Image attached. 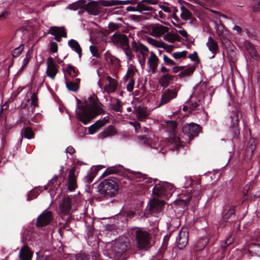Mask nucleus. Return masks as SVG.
Masks as SVG:
<instances>
[{
  "instance_id": "58836bf2",
  "label": "nucleus",
  "mask_w": 260,
  "mask_h": 260,
  "mask_svg": "<svg viewBox=\"0 0 260 260\" xmlns=\"http://www.w3.org/2000/svg\"><path fill=\"white\" fill-rule=\"evenodd\" d=\"M196 68V65H193L190 67L187 68L186 69H184L183 71H181V73H180L178 76L180 78L184 77L185 76H189L193 73Z\"/></svg>"
},
{
  "instance_id": "338daca9",
  "label": "nucleus",
  "mask_w": 260,
  "mask_h": 260,
  "mask_svg": "<svg viewBox=\"0 0 260 260\" xmlns=\"http://www.w3.org/2000/svg\"><path fill=\"white\" fill-rule=\"evenodd\" d=\"M135 74L134 71L133 69H128L126 75L125 76V78L127 79L129 78L133 77Z\"/></svg>"
},
{
  "instance_id": "bf43d9fd",
  "label": "nucleus",
  "mask_w": 260,
  "mask_h": 260,
  "mask_svg": "<svg viewBox=\"0 0 260 260\" xmlns=\"http://www.w3.org/2000/svg\"><path fill=\"white\" fill-rule=\"evenodd\" d=\"M135 83V80L133 78L131 79V80L129 81V83L126 86V89L128 91L132 92L133 90Z\"/></svg>"
},
{
  "instance_id": "bb28decb",
  "label": "nucleus",
  "mask_w": 260,
  "mask_h": 260,
  "mask_svg": "<svg viewBox=\"0 0 260 260\" xmlns=\"http://www.w3.org/2000/svg\"><path fill=\"white\" fill-rule=\"evenodd\" d=\"M158 59L153 52H151L150 57L148 58L147 63L153 73H155L157 67Z\"/></svg>"
},
{
  "instance_id": "a18cd8bd",
  "label": "nucleus",
  "mask_w": 260,
  "mask_h": 260,
  "mask_svg": "<svg viewBox=\"0 0 260 260\" xmlns=\"http://www.w3.org/2000/svg\"><path fill=\"white\" fill-rule=\"evenodd\" d=\"M251 8L253 12H260V0H253L251 4Z\"/></svg>"
},
{
  "instance_id": "aec40b11",
  "label": "nucleus",
  "mask_w": 260,
  "mask_h": 260,
  "mask_svg": "<svg viewBox=\"0 0 260 260\" xmlns=\"http://www.w3.org/2000/svg\"><path fill=\"white\" fill-rule=\"evenodd\" d=\"M64 78L67 88L69 91L76 92L79 90L80 84V78H76L74 81L69 80L66 76Z\"/></svg>"
},
{
  "instance_id": "f03ea898",
  "label": "nucleus",
  "mask_w": 260,
  "mask_h": 260,
  "mask_svg": "<svg viewBox=\"0 0 260 260\" xmlns=\"http://www.w3.org/2000/svg\"><path fill=\"white\" fill-rule=\"evenodd\" d=\"M110 174H117L124 177L127 176L130 179L135 180L136 182L150 183L152 181V179L148 177L146 174H142L140 172H134L129 170H126L120 165L108 167L103 173L101 177H105Z\"/></svg>"
},
{
  "instance_id": "423d86ee",
  "label": "nucleus",
  "mask_w": 260,
  "mask_h": 260,
  "mask_svg": "<svg viewBox=\"0 0 260 260\" xmlns=\"http://www.w3.org/2000/svg\"><path fill=\"white\" fill-rule=\"evenodd\" d=\"M72 205V199L69 197L63 198L59 206V213L62 220L65 221L62 223V228L66 229L68 227L70 220L69 213L71 210Z\"/></svg>"
},
{
  "instance_id": "c03bdc74",
  "label": "nucleus",
  "mask_w": 260,
  "mask_h": 260,
  "mask_svg": "<svg viewBox=\"0 0 260 260\" xmlns=\"http://www.w3.org/2000/svg\"><path fill=\"white\" fill-rule=\"evenodd\" d=\"M122 104L121 102L119 100L117 99L116 103L115 104H112L110 105L111 109L116 112H121Z\"/></svg>"
},
{
  "instance_id": "72a5a7b5",
  "label": "nucleus",
  "mask_w": 260,
  "mask_h": 260,
  "mask_svg": "<svg viewBox=\"0 0 260 260\" xmlns=\"http://www.w3.org/2000/svg\"><path fill=\"white\" fill-rule=\"evenodd\" d=\"M105 56L108 63L113 65L115 68H117L120 66V60L111 55L109 51L106 52Z\"/></svg>"
},
{
  "instance_id": "473e14b6",
  "label": "nucleus",
  "mask_w": 260,
  "mask_h": 260,
  "mask_svg": "<svg viewBox=\"0 0 260 260\" xmlns=\"http://www.w3.org/2000/svg\"><path fill=\"white\" fill-rule=\"evenodd\" d=\"M68 45L75 51H76L79 57L81 58L82 56V49L78 43V42L74 40L71 39L68 41Z\"/></svg>"
},
{
  "instance_id": "c85d7f7f",
  "label": "nucleus",
  "mask_w": 260,
  "mask_h": 260,
  "mask_svg": "<svg viewBox=\"0 0 260 260\" xmlns=\"http://www.w3.org/2000/svg\"><path fill=\"white\" fill-rule=\"evenodd\" d=\"M152 9L151 7L146 6L140 2L138 3L136 7L128 6L126 8L127 11H138L140 12H142L143 11H150Z\"/></svg>"
},
{
  "instance_id": "b1692460",
  "label": "nucleus",
  "mask_w": 260,
  "mask_h": 260,
  "mask_svg": "<svg viewBox=\"0 0 260 260\" xmlns=\"http://www.w3.org/2000/svg\"><path fill=\"white\" fill-rule=\"evenodd\" d=\"M165 202L160 200H154L150 205V210L154 213H158L161 211Z\"/></svg>"
},
{
  "instance_id": "680f3d73",
  "label": "nucleus",
  "mask_w": 260,
  "mask_h": 260,
  "mask_svg": "<svg viewBox=\"0 0 260 260\" xmlns=\"http://www.w3.org/2000/svg\"><path fill=\"white\" fill-rule=\"evenodd\" d=\"M76 260H89L88 255L85 253H79L76 256Z\"/></svg>"
},
{
  "instance_id": "052dcab7",
  "label": "nucleus",
  "mask_w": 260,
  "mask_h": 260,
  "mask_svg": "<svg viewBox=\"0 0 260 260\" xmlns=\"http://www.w3.org/2000/svg\"><path fill=\"white\" fill-rule=\"evenodd\" d=\"M210 11L212 12H213V13H215V14H216L217 15L215 17V19H216V20L217 21L219 20V22H220V27H222V28H224V26L221 23V20L220 19L219 16L220 15H221L222 16L224 17V15H223V14H221L220 12H218L217 11H215V10H210Z\"/></svg>"
},
{
  "instance_id": "69168bd1",
  "label": "nucleus",
  "mask_w": 260,
  "mask_h": 260,
  "mask_svg": "<svg viewBox=\"0 0 260 260\" xmlns=\"http://www.w3.org/2000/svg\"><path fill=\"white\" fill-rule=\"evenodd\" d=\"M164 60L168 64L174 65L175 62L171 59L169 58L166 55H163Z\"/></svg>"
},
{
  "instance_id": "20e7f679",
  "label": "nucleus",
  "mask_w": 260,
  "mask_h": 260,
  "mask_svg": "<svg viewBox=\"0 0 260 260\" xmlns=\"http://www.w3.org/2000/svg\"><path fill=\"white\" fill-rule=\"evenodd\" d=\"M132 234L135 237L138 248L147 250L151 247V236L147 232L136 228L132 230Z\"/></svg>"
},
{
  "instance_id": "13d9d810",
  "label": "nucleus",
  "mask_w": 260,
  "mask_h": 260,
  "mask_svg": "<svg viewBox=\"0 0 260 260\" xmlns=\"http://www.w3.org/2000/svg\"><path fill=\"white\" fill-rule=\"evenodd\" d=\"M50 50L52 53H55L58 51L57 43L55 42H52L50 43Z\"/></svg>"
},
{
  "instance_id": "f704fd0d",
  "label": "nucleus",
  "mask_w": 260,
  "mask_h": 260,
  "mask_svg": "<svg viewBox=\"0 0 260 260\" xmlns=\"http://www.w3.org/2000/svg\"><path fill=\"white\" fill-rule=\"evenodd\" d=\"M169 28L167 26L162 25H157L153 27L152 30V32L157 36H160L167 32Z\"/></svg>"
},
{
  "instance_id": "e433bc0d",
  "label": "nucleus",
  "mask_w": 260,
  "mask_h": 260,
  "mask_svg": "<svg viewBox=\"0 0 260 260\" xmlns=\"http://www.w3.org/2000/svg\"><path fill=\"white\" fill-rule=\"evenodd\" d=\"M132 47L136 52L140 51L143 56H145L144 52L148 51V48L146 46L142 43L137 44L135 41H133Z\"/></svg>"
},
{
  "instance_id": "4c0bfd02",
  "label": "nucleus",
  "mask_w": 260,
  "mask_h": 260,
  "mask_svg": "<svg viewBox=\"0 0 260 260\" xmlns=\"http://www.w3.org/2000/svg\"><path fill=\"white\" fill-rule=\"evenodd\" d=\"M66 72L71 78H75L78 76L79 72L71 64L68 65Z\"/></svg>"
},
{
  "instance_id": "9b49d317",
  "label": "nucleus",
  "mask_w": 260,
  "mask_h": 260,
  "mask_svg": "<svg viewBox=\"0 0 260 260\" xmlns=\"http://www.w3.org/2000/svg\"><path fill=\"white\" fill-rule=\"evenodd\" d=\"M201 131V127L195 123L187 124L182 128L183 133L188 137L190 141L198 136Z\"/></svg>"
},
{
  "instance_id": "f8f14e48",
  "label": "nucleus",
  "mask_w": 260,
  "mask_h": 260,
  "mask_svg": "<svg viewBox=\"0 0 260 260\" xmlns=\"http://www.w3.org/2000/svg\"><path fill=\"white\" fill-rule=\"evenodd\" d=\"M111 42L114 45L123 48L129 43L128 39L126 35L121 34L120 32H116L110 37Z\"/></svg>"
},
{
  "instance_id": "393cba45",
  "label": "nucleus",
  "mask_w": 260,
  "mask_h": 260,
  "mask_svg": "<svg viewBox=\"0 0 260 260\" xmlns=\"http://www.w3.org/2000/svg\"><path fill=\"white\" fill-rule=\"evenodd\" d=\"M32 253L27 245H24L20 249L19 257L20 260H30Z\"/></svg>"
},
{
  "instance_id": "dca6fc26",
  "label": "nucleus",
  "mask_w": 260,
  "mask_h": 260,
  "mask_svg": "<svg viewBox=\"0 0 260 260\" xmlns=\"http://www.w3.org/2000/svg\"><path fill=\"white\" fill-rule=\"evenodd\" d=\"M84 10L86 11L90 15H98L101 12V8L99 3L94 1H90L85 3Z\"/></svg>"
},
{
  "instance_id": "774afa93",
  "label": "nucleus",
  "mask_w": 260,
  "mask_h": 260,
  "mask_svg": "<svg viewBox=\"0 0 260 260\" xmlns=\"http://www.w3.org/2000/svg\"><path fill=\"white\" fill-rule=\"evenodd\" d=\"M37 260H52V257L49 256L39 255L37 258Z\"/></svg>"
},
{
  "instance_id": "2eb2a0df",
  "label": "nucleus",
  "mask_w": 260,
  "mask_h": 260,
  "mask_svg": "<svg viewBox=\"0 0 260 260\" xmlns=\"http://www.w3.org/2000/svg\"><path fill=\"white\" fill-rule=\"evenodd\" d=\"M48 33L54 36V39L60 42L61 38H67V34L64 27L51 26L49 28Z\"/></svg>"
},
{
  "instance_id": "6e6d98bb",
  "label": "nucleus",
  "mask_w": 260,
  "mask_h": 260,
  "mask_svg": "<svg viewBox=\"0 0 260 260\" xmlns=\"http://www.w3.org/2000/svg\"><path fill=\"white\" fill-rule=\"evenodd\" d=\"M161 46L163 47H161L160 48H164L168 53H171L172 52L174 48L173 46L166 44L164 42H162Z\"/></svg>"
},
{
  "instance_id": "c756f323",
  "label": "nucleus",
  "mask_w": 260,
  "mask_h": 260,
  "mask_svg": "<svg viewBox=\"0 0 260 260\" xmlns=\"http://www.w3.org/2000/svg\"><path fill=\"white\" fill-rule=\"evenodd\" d=\"M207 46L209 50L213 54L212 57H214L218 50V45L217 43L213 39L212 37H209Z\"/></svg>"
},
{
  "instance_id": "1a4fd4ad",
  "label": "nucleus",
  "mask_w": 260,
  "mask_h": 260,
  "mask_svg": "<svg viewBox=\"0 0 260 260\" xmlns=\"http://www.w3.org/2000/svg\"><path fill=\"white\" fill-rule=\"evenodd\" d=\"M171 185L166 182L159 181L156 183L153 189V194L158 198H166L170 194Z\"/></svg>"
},
{
  "instance_id": "c9c22d12",
  "label": "nucleus",
  "mask_w": 260,
  "mask_h": 260,
  "mask_svg": "<svg viewBox=\"0 0 260 260\" xmlns=\"http://www.w3.org/2000/svg\"><path fill=\"white\" fill-rule=\"evenodd\" d=\"M85 3L86 0H79L75 3L70 4L68 6V9L74 11L77 10L78 9H82L84 10Z\"/></svg>"
},
{
  "instance_id": "a211bd4d",
  "label": "nucleus",
  "mask_w": 260,
  "mask_h": 260,
  "mask_svg": "<svg viewBox=\"0 0 260 260\" xmlns=\"http://www.w3.org/2000/svg\"><path fill=\"white\" fill-rule=\"evenodd\" d=\"M244 45L251 58L255 60H259L260 59V55L256 50L254 46L250 42L245 41Z\"/></svg>"
},
{
  "instance_id": "6ab92c4d",
  "label": "nucleus",
  "mask_w": 260,
  "mask_h": 260,
  "mask_svg": "<svg viewBox=\"0 0 260 260\" xmlns=\"http://www.w3.org/2000/svg\"><path fill=\"white\" fill-rule=\"evenodd\" d=\"M248 251L251 257L257 256L260 260V243L251 242L248 246Z\"/></svg>"
},
{
  "instance_id": "7ed1b4c3",
  "label": "nucleus",
  "mask_w": 260,
  "mask_h": 260,
  "mask_svg": "<svg viewBox=\"0 0 260 260\" xmlns=\"http://www.w3.org/2000/svg\"><path fill=\"white\" fill-rule=\"evenodd\" d=\"M99 191L105 197H114L118 192V185L115 177L105 179L99 185Z\"/></svg>"
},
{
  "instance_id": "f3484780",
  "label": "nucleus",
  "mask_w": 260,
  "mask_h": 260,
  "mask_svg": "<svg viewBox=\"0 0 260 260\" xmlns=\"http://www.w3.org/2000/svg\"><path fill=\"white\" fill-rule=\"evenodd\" d=\"M47 75L52 79H54L58 71L56 69V66L55 64L53 58L52 57H49L47 59Z\"/></svg>"
},
{
  "instance_id": "f257e3e1",
  "label": "nucleus",
  "mask_w": 260,
  "mask_h": 260,
  "mask_svg": "<svg viewBox=\"0 0 260 260\" xmlns=\"http://www.w3.org/2000/svg\"><path fill=\"white\" fill-rule=\"evenodd\" d=\"M88 101L89 103L86 102L85 105L78 106L79 110L76 111L78 118L85 125L97 115L105 113L104 110L99 105L96 96H90Z\"/></svg>"
},
{
  "instance_id": "49530a36",
  "label": "nucleus",
  "mask_w": 260,
  "mask_h": 260,
  "mask_svg": "<svg viewBox=\"0 0 260 260\" xmlns=\"http://www.w3.org/2000/svg\"><path fill=\"white\" fill-rule=\"evenodd\" d=\"M147 41L148 43H149L150 44L156 47H163L161 46L162 42H159L156 40H155L152 38L150 37H147Z\"/></svg>"
},
{
  "instance_id": "7c9ffc66",
  "label": "nucleus",
  "mask_w": 260,
  "mask_h": 260,
  "mask_svg": "<svg viewBox=\"0 0 260 260\" xmlns=\"http://www.w3.org/2000/svg\"><path fill=\"white\" fill-rule=\"evenodd\" d=\"M234 238L231 236L228 237L225 240L223 241L220 244V248L222 254H224L230 248V245L233 243Z\"/></svg>"
},
{
  "instance_id": "a19ab883",
  "label": "nucleus",
  "mask_w": 260,
  "mask_h": 260,
  "mask_svg": "<svg viewBox=\"0 0 260 260\" xmlns=\"http://www.w3.org/2000/svg\"><path fill=\"white\" fill-rule=\"evenodd\" d=\"M99 2L102 6L104 7L119 5V0H101Z\"/></svg>"
},
{
  "instance_id": "39448f33",
  "label": "nucleus",
  "mask_w": 260,
  "mask_h": 260,
  "mask_svg": "<svg viewBox=\"0 0 260 260\" xmlns=\"http://www.w3.org/2000/svg\"><path fill=\"white\" fill-rule=\"evenodd\" d=\"M202 196V188L200 185H197L193 190L189 193L187 197L185 199L177 200L176 203L177 205L182 207L184 209H186L187 208V204L190 201L193 202L194 205H196Z\"/></svg>"
},
{
  "instance_id": "5fc2aeb1",
  "label": "nucleus",
  "mask_w": 260,
  "mask_h": 260,
  "mask_svg": "<svg viewBox=\"0 0 260 260\" xmlns=\"http://www.w3.org/2000/svg\"><path fill=\"white\" fill-rule=\"evenodd\" d=\"M189 58L192 61L197 62L198 63L200 62V59L196 51H194L192 54L189 55Z\"/></svg>"
},
{
  "instance_id": "de8ad7c7",
  "label": "nucleus",
  "mask_w": 260,
  "mask_h": 260,
  "mask_svg": "<svg viewBox=\"0 0 260 260\" xmlns=\"http://www.w3.org/2000/svg\"><path fill=\"white\" fill-rule=\"evenodd\" d=\"M23 50V47L22 45H21L19 47L14 49L12 52V56L13 58H15L20 55Z\"/></svg>"
},
{
  "instance_id": "e2e57ef3",
  "label": "nucleus",
  "mask_w": 260,
  "mask_h": 260,
  "mask_svg": "<svg viewBox=\"0 0 260 260\" xmlns=\"http://www.w3.org/2000/svg\"><path fill=\"white\" fill-rule=\"evenodd\" d=\"M164 39L166 41H167L170 43H174V40L173 38V34H167L164 36Z\"/></svg>"
},
{
  "instance_id": "09e8293b",
  "label": "nucleus",
  "mask_w": 260,
  "mask_h": 260,
  "mask_svg": "<svg viewBox=\"0 0 260 260\" xmlns=\"http://www.w3.org/2000/svg\"><path fill=\"white\" fill-rule=\"evenodd\" d=\"M38 100L37 94L36 93H33L31 97V104L34 106V108H32V112L35 111V108L38 107V104L37 101Z\"/></svg>"
},
{
  "instance_id": "6e6552de",
  "label": "nucleus",
  "mask_w": 260,
  "mask_h": 260,
  "mask_svg": "<svg viewBox=\"0 0 260 260\" xmlns=\"http://www.w3.org/2000/svg\"><path fill=\"white\" fill-rule=\"evenodd\" d=\"M236 206H232L229 209H227V206L225 205L223 208L222 211V217L219 222V225L220 227L224 228L228 222L232 221L236 218Z\"/></svg>"
},
{
  "instance_id": "2f4dec72",
  "label": "nucleus",
  "mask_w": 260,
  "mask_h": 260,
  "mask_svg": "<svg viewBox=\"0 0 260 260\" xmlns=\"http://www.w3.org/2000/svg\"><path fill=\"white\" fill-rule=\"evenodd\" d=\"M106 121L104 120H99L96 121L94 124L91 125L88 128V132L90 134H93L101 127L104 126Z\"/></svg>"
},
{
  "instance_id": "3c124183",
  "label": "nucleus",
  "mask_w": 260,
  "mask_h": 260,
  "mask_svg": "<svg viewBox=\"0 0 260 260\" xmlns=\"http://www.w3.org/2000/svg\"><path fill=\"white\" fill-rule=\"evenodd\" d=\"M98 171V170L96 171L95 172L91 171L86 176V177H85V179L88 184H90L92 181Z\"/></svg>"
},
{
  "instance_id": "412c9836",
  "label": "nucleus",
  "mask_w": 260,
  "mask_h": 260,
  "mask_svg": "<svg viewBox=\"0 0 260 260\" xmlns=\"http://www.w3.org/2000/svg\"><path fill=\"white\" fill-rule=\"evenodd\" d=\"M134 111L139 121H144L147 118L148 114L145 108L141 106H135Z\"/></svg>"
},
{
  "instance_id": "0e129e2a",
  "label": "nucleus",
  "mask_w": 260,
  "mask_h": 260,
  "mask_svg": "<svg viewBox=\"0 0 260 260\" xmlns=\"http://www.w3.org/2000/svg\"><path fill=\"white\" fill-rule=\"evenodd\" d=\"M109 29L110 30L113 31L116 30L119 28V26L116 23L113 22H110L108 25Z\"/></svg>"
},
{
  "instance_id": "0eeeda50",
  "label": "nucleus",
  "mask_w": 260,
  "mask_h": 260,
  "mask_svg": "<svg viewBox=\"0 0 260 260\" xmlns=\"http://www.w3.org/2000/svg\"><path fill=\"white\" fill-rule=\"evenodd\" d=\"M242 117L241 112L237 109L232 111L231 113V124L230 126V129L234 139H238L239 138L240 133L239 122Z\"/></svg>"
},
{
  "instance_id": "5701e85b",
  "label": "nucleus",
  "mask_w": 260,
  "mask_h": 260,
  "mask_svg": "<svg viewBox=\"0 0 260 260\" xmlns=\"http://www.w3.org/2000/svg\"><path fill=\"white\" fill-rule=\"evenodd\" d=\"M68 189L70 191L74 190L77 187L76 178L75 175V169H72L69 172Z\"/></svg>"
},
{
  "instance_id": "603ef678",
  "label": "nucleus",
  "mask_w": 260,
  "mask_h": 260,
  "mask_svg": "<svg viewBox=\"0 0 260 260\" xmlns=\"http://www.w3.org/2000/svg\"><path fill=\"white\" fill-rule=\"evenodd\" d=\"M39 194V192L38 189H35L31 190L27 196V200L30 201L34 199H35Z\"/></svg>"
},
{
  "instance_id": "cd10ccee",
  "label": "nucleus",
  "mask_w": 260,
  "mask_h": 260,
  "mask_svg": "<svg viewBox=\"0 0 260 260\" xmlns=\"http://www.w3.org/2000/svg\"><path fill=\"white\" fill-rule=\"evenodd\" d=\"M117 131L112 125H109L106 129H105L103 132L99 134V137L101 139H104L108 137H110L116 135Z\"/></svg>"
},
{
  "instance_id": "8fccbe9b",
  "label": "nucleus",
  "mask_w": 260,
  "mask_h": 260,
  "mask_svg": "<svg viewBox=\"0 0 260 260\" xmlns=\"http://www.w3.org/2000/svg\"><path fill=\"white\" fill-rule=\"evenodd\" d=\"M34 135V133L29 127H27L24 129V136L27 139H31Z\"/></svg>"
},
{
  "instance_id": "9d476101",
  "label": "nucleus",
  "mask_w": 260,
  "mask_h": 260,
  "mask_svg": "<svg viewBox=\"0 0 260 260\" xmlns=\"http://www.w3.org/2000/svg\"><path fill=\"white\" fill-rule=\"evenodd\" d=\"M171 88L167 89L162 92L160 101L158 105L159 107L167 104L172 100L177 97L178 89L174 86H171Z\"/></svg>"
},
{
  "instance_id": "a878e982",
  "label": "nucleus",
  "mask_w": 260,
  "mask_h": 260,
  "mask_svg": "<svg viewBox=\"0 0 260 260\" xmlns=\"http://www.w3.org/2000/svg\"><path fill=\"white\" fill-rule=\"evenodd\" d=\"M256 147V140L254 138H250L245 148L246 154L247 156L251 157Z\"/></svg>"
},
{
  "instance_id": "37998d69",
  "label": "nucleus",
  "mask_w": 260,
  "mask_h": 260,
  "mask_svg": "<svg viewBox=\"0 0 260 260\" xmlns=\"http://www.w3.org/2000/svg\"><path fill=\"white\" fill-rule=\"evenodd\" d=\"M121 49L124 50L125 54L127 57L128 60L129 61L132 60L134 57V55L133 54L132 50L130 48L129 43L126 45V46H124L123 48Z\"/></svg>"
},
{
  "instance_id": "864d4df0",
  "label": "nucleus",
  "mask_w": 260,
  "mask_h": 260,
  "mask_svg": "<svg viewBox=\"0 0 260 260\" xmlns=\"http://www.w3.org/2000/svg\"><path fill=\"white\" fill-rule=\"evenodd\" d=\"M186 54L187 51L184 50L182 52H174L173 54V56L175 59H181L185 58L186 56Z\"/></svg>"
},
{
  "instance_id": "ea45409f",
  "label": "nucleus",
  "mask_w": 260,
  "mask_h": 260,
  "mask_svg": "<svg viewBox=\"0 0 260 260\" xmlns=\"http://www.w3.org/2000/svg\"><path fill=\"white\" fill-rule=\"evenodd\" d=\"M181 10L182 11L181 17L183 19L187 20L191 17V13L184 6L181 7Z\"/></svg>"
},
{
  "instance_id": "4be33fe9",
  "label": "nucleus",
  "mask_w": 260,
  "mask_h": 260,
  "mask_svg": "<svg viewBox=\"0 0 260 260\" xmlns=\"http://www.w3.org/2000/svg\"><path fill=\"white\" fill-rule=\"evenodd\" d=\"M175 77V76L171 75L169 73L164 74L159 79L158 83L161 87L165 88L169 86Z\"/></svg>"
},
{
  "instance_id": "ddd939ff",
  "label": "nucleus",
  "mask_w": 260,
  "mask_h": 260,
  "mask_svg": "<svg viewBox=\"0 0 260 260\" xmlns=\"http://www.w3.org/2000/svg\"><path fill=\"white\" fill-rule=\"evenodd\" d=\"M53 220L52 212L50 211H44L40 214L37 221V226L43 227L49 224Z\"/></svg>"
},
{
  "instance_id": "79ce46f5",
  "label": "nucleus",
  "mask_w": 260,
  "mask_h": 260,
  "mask_svg": "<svg viewBox=\"0 0 260 260\" xmlns=\"http://www.w3.org/2000/svg\"><path fill=\"white\" fill-rule=\"evenodd\" d=\"M58 179L57 176H54L48 183V186L50 187V189H56L58 187L60 183L58 182Z\"/></svg>"
},
{
  "instance_id": "4468645a",
  "label": "nucleus",
  "mask_w": 260,
  "mask_h": 260,
  "mask_svg": "<svg viewBox=\"0 0 260 260\" xmlns=\"http://www.w3.org/2000/svg\"><path fill=\"white\" fill-rule=\"evenodd\" d=\"M188 241V231L187 229H182L176 237V242L177 247L182 249L184 248Z\"/></svg>"
},
{
  "instance_id": "4d7b16f0",
  "label": "nucleus",
  "mask_w": 260,
  "mask_h": 260,
  "mask_svg": "<svg viewBox=\"0 0 260 260\" xmlns=\"http://www.w3.org/2000/svg\"><path fill=\"white\" fill-rule=\"evenodd\" d=\"M90 50L91 51V54L93 56H95L97 58L100 57V55L98 52V49L95 46L92 45L90 46Z\"/></svg>"
}]
</instances>
